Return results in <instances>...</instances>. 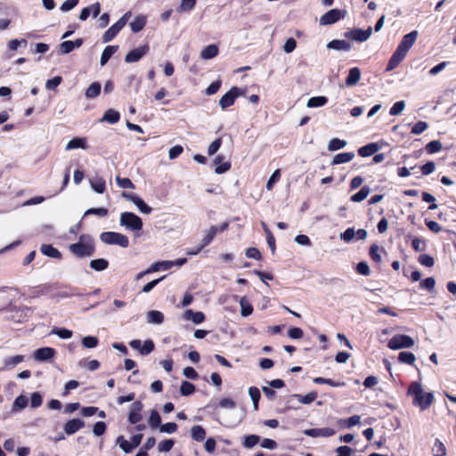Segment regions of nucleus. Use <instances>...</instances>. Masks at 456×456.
Masks as SVG:
<instances>
[{
	"mask_svg": "<svg viewBox=\"0 0 456 456\" xmlns=\"http://www.w3.org/2000/svg\"><path fill=\"white\" fill-rule=\"evenodd\" d=\"M69 249L78 257L91 256L94 253L93 240L86 235H82L77 243L70 244Z\"/></svg>",
	"mask_w": 456,
	"mask_h": 456,
	"instance_id": "nucleus-1",
	"label": "nucleus"
},
{
	"mask_svg": "<svg viewBox=\"0 0 456 456\" xmlns=\"http://www.w3.org/2000/svg\"><path fill=\"white\" fill-rule=\"evenodd\" d=\"M101 240L109 245H118L122 248H127L129 245L128 238L119 232H104L100 235Z\"/></svg>",
	"mask_w": 456,
	"mask_h": 456,
	"instance_id": "nucleus-2",
	"label": "nucleus"
},
{
	"mask_svg": "<svg viewBox=\"0 0 456 456\" xmlns=\"http://www.w3.org/2000/svg\"><path fill=\"white\" fill-rule=\"evenodd\" d=\"M120 224L132 231H140L142 228V219L132 212H124L120 216Z\"/></svg>",
	"mask_w": 456,
	"mask_h": 456,
	"instance_id": "nucleus-3",
	"label": "nucleus"
},
{
	"mask_svg": "<svg viewBox=\"0 0 456 456\" xmlns=\"http://www.w3.org/2000/svg\"><path fill=\"white\" fill-rule=\"evenodd\" d=\"M414 339L408 335H395L387 344V346L392 350H399L403 348H411L414 346Z\"/></svg>",
	"mask_w": 456,
	"mask_h": 456,
	"instance_id": "nucleus-4",
	"label": "nucleus"
},
{
	"mask_svg": "<svg viewBox=\"0 0 456 456\" xmlns=\"http://www.w3.org/2000/svg\"><path fill=\"white\" fill-rule=\"evenodd\" d=\"M130 15V12L125 13L115 24L105 31L102 37L103 43L111 41L117 36V34L126 26Z\"/></svg>",
	"mask_w": 456,
	"mask_h": 456,
	"instance_id": "nucleus-5",
	"label": "nucleus"
},
{
	"mask_svg": "<svg viewBox=\"0 0 456 456\" xmlns=\"http://www.w3.org/2000/svg\"><path fill=\"white\" fill-rule=\"evenodd\" d=\"M418 31L413 30L405 36H403L402 41L400 42L399 45L397 46L395 52L403 55V57H406L407 53L409 50L412 47V45L415 44L417 37H418Z\"/></svg>",
	"mask_w": 456,
	"mask_h": 456,
	"instance_id": "nucleus-6",
	"label": "nucleus"
},
{
	"mask_svg": "<svg viewBox=\"0 0 456 456\" xmlns=\"http://www.w3.org/2000/svg\"><path fill=\"white\" fill-rule=\"evenodd\" d=\"M372 34L371 27H369L367 29L363 30L361 28L353 29L347 31L345 36L346 37L357 41V42H365L367 41Z\"/></svg>",
	"mask_w": 456,
	"mask_h": 456,
	"instance_id": "nucleus-7",
	"label": "nucleus"
},
{
	"mask_svg": "<svg viewBox=\"0 0 456 456\" xmlns=\"http://www.w3.org/2000/svg\"><path fill=\"white\" fill-rule=\"evenodd\" d=\"M122 197L125 198L126 200L133 202L137 207L139 211L142 212V214L148 215L152 210V208L151 207H149L141 198H139L135 194L123 192Z\"/></svg>",
	"mask_w": 456,
	"mask_h": 456,
	"instance_id": "nucleus-8",
	"label": "nucleus"
},
{
	"mask_svg": "<svg viewBox=\"0 0 456 456\" xmlns=\"http://www.w3.org/2000/svg\"><path fill=\"white\" fill-rule=\"evenodd\" d=\"M240 90L238 87H232L228 93L221 97L219 100L220 107L224 110L232 106L235 99L240 95Z\"/></svg>",
	"mask_w": 456,
	"mask_h": 456,
	"instance_id": "nucleus-9",
	"label": "nucleus"
},
{
	"mask_svg": "<svg viewBox=\"0 0 456 456\" xmlns=\"http://www.w3.org/2000/svg\"><path fill=\"white\" fill-rule=\"evenodd\" d=\"M343 17H344V15L340 10L332 9V10L327 12L326 13H324L322 16H321L320 24L323 25V26L330 25V24L337 22L338 20H340Z\"/></svg>",
	"mask_w": 456,
	"mask_h": 456,
	"instance_id": "nucleus-10",
	"label": "nucleus"
},
{
	"mask_svg": "<svg viewBox=\"0 0 456 456\" xmlns=\"http://www.w3.org/2000/svg\"><path fill=\"white\" fill-rule=\"evenodd\" d=\"M129 346L135 350H138L141 354L147 355L154 349V344L151 340H146L142 346V341L139 339H134L130 341Z\"/></svg>",
	"mask_w": 456,
	"mask_h": 456,
	"instance_id": "nucleus-11",
	"label": "nucleus"
},
{
	"mask_svg": "<svg viewBox=\"0 0 456 456\" xmlns=\"http://www.w3.org/2000/svg\"><path fill=\"white\" fill-rule=\"evenodd\" d=\"M434 395L432 393H421L419 396L413 399V404L419 406L421 410L428 409L433 403Z\"/></svg>",
	"mask_w": 456,
	"mask_h": 456,
	"instance_id": "nucleus-12",
	"label": "nucleus"
},
{
	"mask_svg": "<svg viewBox=\"0 0 456 456\" xmlns=\"http://www.w3.org/2000/svg\"><path fill=\"white\" fill-rule=\"evenodd\" d=\"M149 51L148 45L140 46L127 53L125 61L127 63L138 61Z\"/></svg>",
	"mask_w": 456,
	"mask_h": 456,
	"instance_id": "nucleus-13",
	"label": "nucleus"
},
{
	"mask_svg": "<svg viewBox=\"0 0 456 456\" xmlns=\"http://www.w3.org/2000/svg\"><path fill=\"white\" fill-rule=\"evenodd\" d=\"M142 410V403L141 402H134L130 406L128 420L132 424H137L142 419L141 411Z\"/></svg>",
	"mask_w": 456,
	"mask_h": 456,
	"instance_id": "nucleus-14",
	"label": "nucleus"
},
{
	"mask_svg": "<svg viewBox=\"0 0 456 456\" xmlns=\"http://www.w3.org/2000/svg\"><path fill=\"white\" fill-rule=\"evenodd\" d=\"M304 434L311 437H329L333 436L335 434V431L330 428H310L304 430Z\"/></svg>",
	"mask_w": 456,
	"mask_h": 456,
	"instance_id": "nucleus-15",
	"label": "nucleus"
},
{
	"mask_svg": "<svg viewBox=\"0 0 456 456\" xmlns=\"http://www.w3.org/2000/svg\"><path fill=\"white\" fill-rule=\"evenodd\" d=\"M54 349L52 347H42L35 351L34 357L37 361H47L53 357Z\"/></svg>",
	"mask_w": 456,
	"mask_h": 456,
	"instance_id": "nucleus-16",
	"label": "nucleus"
},
{
	"mask_svg": "<svg viewBox=\"0 0 456 456\" xmlns=\"http://www.w3.org/2000/svg\"><path fill=\"white\" fill-rule=\"evenodd\" d=\"M328 49H332L336 51H346L348 52L351 50L352 45L346 40L334 39L328 43Z\"/></svg>",
	"mask_w": 456,
	"mask_h": 456,
	"instance_id": "nucleus-17",
	"label": "nucleus"
},
{
	"mask_svg": "<svg viewBox=\"0 0 456 456\" xmlns=\"http://www.w3.org/2000/svg\"><path fill=\"white\" fill-rule=\"evenodd\" d=\"M83 149V150H87L88 149V145H87V141L86 138L84 137H75L73 139H71L66 145L65 147V150L66 151H70V150H74V149Z\"/></svg>",
	"mask_w": 456,
	"mask_h": 456,
	"instance_id": "nucleus-18",
	"label": "nucleus"
},
{
	"mask_svg": "<svg viewBox=\"0 0 456 456\" xmlns=\"http://www.w3.org/2000/svg\"><path fill=\"white\" fill-rule=\"evenodd\" d=\"M85 425L84 421L79 419H73L69 420L64 425V431L68 435H72L83 428Z\"/></svg>",
	"mask_w": 456,
	"mask_h": 456,
	"instance_id": "nucleus-19",
	"label": "nucleus"
},
{
	"mask_svg": "<svg viewBox=\"0 0 456 456\" xmlns=\"http://www.w3.org/2000/svg\"><path fill=\"white\" fill-rule=\"evenodd\" d=\"M183 319L191 321L194 324H200L205 320V315L202 312H194L188 309L183 314Z\"/></svg>",
	"mask_w": 456,
	"mask_h": 456,
	"instance_id": "nucleus-20",
	"label": "nucleus"
},
{
	"mask_svg": "<svg viewBox=\"0 0 456 456\" xmlns=\"http://www.w3.org/2000/svg\"><path fill=\"white\" fill-rule=\"evenodd\" d=\"M361 79V70L359 68H352L349 69L348 76L346 79V85L349 87L355 86Z\"/></svg>",
	"mask_w": 456,
	"mask_h": 456,
	"instance_id": "nucleus-21",
	"label": "nucleus"
},
{
	"mask_svg": "<svg viewBox=\"0 0 456 456\" xmlns=\"http://www.w3.org/2000/svg\"><path fill=\"white\" fill-rule=\"evenodd\" d=\"M223 156H216L214 159V163L216 166L215 172L218 175L227 172L231 168V163L228 161H223Z\"/></svg>",
	"mask_w": 456,
	"mask_h": 456,
	"instance_id": "nucleus-22",
	"label": "nucleus"
},
{
	"mask_svg": "<svg viewBox=\"0 0 456 456\" xmlns=\"http://www.w3.org/2000/svg\"><path fill=\"white\" fill-rule=\"evenodd\" d=\"M173 267L172 261L165 260L159 261L151 265L148 269H146V273H156L160 270H168Z\"/></svg>",
	"mask_w": 456,
	"mask_h": 456,
	"instance_id": "nucleus-23",
	"label": "nucleus"
},
{
	"mask_svg": "<svg viewBox=\"0 0 456 456\" xmlns=\"http://www.w3.org/2000/svg\"><path fill=\"white\" fill-rule=\"evenodd\" d=\"M379 150V146L377 143L371 142L365 146L361 147L358 150V153L361 157H369L376 152H378Z\"/></svg>",
	"mask_w": 456,
	"mask_h": 456,
	"instance_id": "nucleus-24",
	"label": "nucleus"
},
{
	"mask_svg": "<svg viewBox=\"0 0 456 456\" xmlns=\"http://www.w3.org/2000/svg\"><path fill=\"white\" fill-rule=\"evenodd\" d=\"M218 52L219 49L216 45H209L201 51L200 57L204 60H210L215 58Z\"/></svg>",
	"mask_w": 456,
	"mask_h": 456,
	"instance_id": "nucleus-25",
	"label": "nucleus"
},
{
	"mask_svg": "<svg viewBox=\"0 0 456 456\" xmlns=\"http://www.w3.org/2000/svg\"><path fill=\"white\" fill-rule=\"evenodd\" d=\"M120 118L119 112L114 110H108L105 111L103 117L100 119V122H108L110 124H116Z\"/></svg>",
	"mask_w": 456,
	"mask_h": 456,
	"instance_id": "nucleus-26",
	"label": "nucleus"
},
{
	"mask_svg": "<svg viewBox=\"0 0 456 456\" xmlns=\"http://www.w3.org/2000/svg\"><path fill=\"white\" fill-rule=\"evenodd\" d=\"M354 158V152H343L337 154L332 159V165L348 163Z\"/></svg>",
	"mask_w": 456,
	"mask_h": 456,
	"instance_id": "nucleus-27",
	"label": "nucleus"
},
{
	"mask_svg": "<svg viewBox=\"0 0 456 456\" xmlns=\"http://www.w3.org/2000/svg\"><path fill=\"white\" fill-rule=\"evenodd\" d=\"M40 250L44 255L52 258L60 259L61 256V252L50 244H43Z\"/></svg>",
	"mask_w": 456,
	"mask_h": 456,
	"instance_id": "nucleus-28",
	"label": "nucleus"
},
{
	"mask_svg": "<svg viewBox=\"0 0 456 456\" xmlns=\"http://www.w3.org/2000/svg\"><path fill=\"white\" fill-rule=\"evenodd\" d=\"M240 314L243 317H248L253 313V306L247 299L246 297H242L240 301Z\"/></svg>",
	"mask_w": 456,
	"mask_h": 456,
	"instance_id": "nucleus-29",
	"label": "nucleus"
},
{
	"mask_svg": "<svg viewBox=\"0 0 456 456\" xmlns=\"http://www.w3.org/2000/svg\"><path fill=\"white\" fill-rule=\"evenodd\" d=\"M164 322V314L157 310H151L147 314V322L161 324Z\"/></svg>",
	"mask_w": 456,
	"mask_h": 456,
	"instance_id": "nucleus-30",
	"label": "nucleus"
},
{
	"mask_svg": "<svg viewBox=\"0 0 456 456\" xmlns=\"http://www.w3.org/2000/svg\"><path fill=\"white\" fill-rule=\"evenodd\" d=\"M118 45H109L107 46L101 56V66H104L110 60V58L118 51Z\"/></svg>",
	"mask_w": 456,
	"mask_h": 456,
	"instance_id": "nucleus-31",
	"label": "nucleus"
},
{
	"mask_svg": "<svg viewBox=\"0 0 456 456\" xmlns=\"http://www.w3.org/2000/svg\"><path fill=\"white\" fill-rule=\"evenodd\" d=\"M90 185L97 193H103L106 189L105 180L102 177H95L90 180Z\"/></svg>",
	"mask_w": 456,
	"mask_h": 456,
	"instance_id": "nucleus-32",
	"label": "nucleus"
},
{
	"mask_svg": "<svg viewBox=\"0 0 456 456\" xmlns=\"http://www.w3.org/2000/svg\"><path fill=\"white\" fill-rule=\"evenodd\" d=\"M191 436L194 441L201 442L206 436V431L201 426H193L191 428Z\"/></svg>",
	"mask_w": 456,
	"mask_h": 456,
	"instance_id": "nucleus-33",
	"label": "nucleus"
},
{
	"mask_svg": "<svg viewBox=\"0 0 456 456\" xmlns=\"http://www.w3.org/2000/svg\"><path fill=\"white\" fill-rule=\"evenodd\" d=\"M28 398L25 395H19L13 402L12 412H16L25 409L28 405Z\"/></svg>",
	"mask_w": 456,
	"mask_h": 456,
	"instance_id": "nucleus-34",
	"label": "nucleus"
},
{
	"mask_svg": "<svg viewBox=\"0 0 456 456\" xmlns=\"http://www.w3.org/2000/svg\"><path fill=\"white\" fill-rule=\"evenodd\" d=\"M248 395L252 400L254 411L258 410V403L261 397L260 390L256 387H250L248 388Z\"/></svg>",
	"mask_w": 456,
	"mask_h": 456,
	"instance_id": "nucleus-35",
	"label": "nucleus"
},
{
	"mask_svg": "<svg viewBox=\"0 0 456 456\" xmlns=\"http://www.w3.org/2000/svg\"><path fill=\"white\" fill-rule=\"evenodd\" d=\"M370 191L371 190L369 186H363L358 192L351 196V200L353 202H361L369 196Z\"/></svg>",
	"mask_w": 456,
	"mask_h": 456,
	"instance_id": "nucleus-36",
	"label": "nucleus"
},
{
	"mask_svg": "<svg viewBox=\"0 0 456 456\" xmlns=\"http://www.w3.org/2000/svg\"><path fill=\"white\" fill-rule=\"evenodd\" d=\"M146 24V19L144 16H137L130 23V28L133 32L137 33L141 31Z\"/></svg>",
	"mask_w": 456,
	"mask_h": 456,
	"instance_id": "nucleus-37",
	"label": "nucleus"
},
{
	"mask_svg": "<svg viewBox=\"0 0 456 456\" xmlns=\"http://www.w3.org/2000/svg\"><path fill=\"white\" fill-rule=\"evenodd\" d=\"M90 267L97 272L104 271L109 266V262L104 258H98L90 261Z\"/></svg>",
	"mask_w": 456,
	"mask_h": 456,
	"instance_id": "nucleus-38",
	"label": "nucleus"
},
{
	"mask_svg": "<svg viewBox=\"0 0 456 456\" xmlns=\"http://www.w3.org/2000/svg\"><path fill=\"white\" fill-rule=\"evenodd\" d=\"M328 102L327 97L325 96H314L308 100L306 103V107L308 108H318L324 106Z\"/></svg>",
	"mask_w": 456,
	"mask_h": 456,
	"instance_id": "nucleus-39",
	"label": "nucleus"
},
{
	"mask_svg": "<svg viewBox=\"0 0 456 456\" xmlns=\"http://www.w3.org/2000/svg\"><path fill=\"white\" fill-rule=\"evenodd\" d=\"M101 93V85L99 82H94L86 91V97L88 99L97 97Z\"/></svg>",
	"mask_w": 456,
	"mask_h": 456,
	"instance_id": "nucleus-40",
	"label": "nucleus"
},
{
	"mask_svg": "<svg viewBox=\"0 0 456 456\" xmlns=\"http://www.w3.org/2000/svg\"><path fill=\"white\" fill-rule=\"evenodd\" d=\"M347 142L345 140H341L338 138L331 139L328 143V150L330 151H335L340 149H343L346 146Z\"/></svg>",
	"mask_w": 456,
	"mask_h": 456,
	"instance_id": "nucleus-41",
	"label": "nucleus"
},
{
	"mask_svg": "<svg viewBox=\"0 0 456 456\" xmlns=\"http://www.w3.org/2000/svg\"><path fill=\"white\" fill-rule=\"evenodd\" d=\"M405 57H403V55H401L400 53H396L395 51V53H393V55L391 56L389 61H388V64H387V70L390 71V70H393L394 69H395L398 64L404 59Z\"/></svg>",
	"mask_w": 456,
	"mask_h": 456,
	"instance_id": "nucleus-42",
	"label": "nucleus"
},
{
	"mask_svg": "<svg viewBox=\"0 0 456 456\" xmlns=\"http://www.w3.org/2000/svg\"><path fill=\"white\" fill-rule=\"evenodd\" d=\"M405 57H403V55H401L400 53H396L395 51V53H393V55L391 56L389 61H388V64H387V70L390 71V70H393L394 69H395L398 64L404 59Z\"/></svg>",
	"mask_w": 456,
	"mask_h": 456,
	"instance_id": "nucleus-43",
	"label": "nucleus"
},
{
	"mask_svg": "<svg viewBox=\"0 0 456 456\" xmlns=\"http://www.w3.org/2000/svg\"><path fill=\"white\" fill-rule=\"evenodd\" d=\"M293 396L296 397L299 403L303 404H309L317 398V393L310 392L305 395H294Z\"/></svg>",
	"mask_w": 456,
	"mask_h": 456,
	"instance_id": "nucleus-44",
	"label": "nucleus"
},
{
	"mask_svg": "<svg viewBox=\"0 0 456 456\" xmlns=\"http://www.w3.org/2000/svg\"><path fill=\"white\" fill-rule=\"evenodd\" d=\"M432 452L435 456H445L446 448L440 440L436 439L432 447Z\"/></svg>",
	"mask_w": 456,
	"mask_h": 456,
	"instance_id": "nucleus-45",
	"label": "nucleus"
},
{
	"mask_svg": "<svg viewBox=\"0 0 456 456\" xmlns=\"http://www.w3.org/2000/svg\"><path fill=\"white\" fill-rule=\"evenodd\" d=\"M117 444L119 445L120 449L126 453L131 452L132 450L134 449L132 443L126 440L122 436L118 437Z\"/></svg>",
	"mask_w": 456,
	"mask_h": 456,
	"instance_id": "nucleus-46",
	"label": "nucleus"
},
{
	"mask_svg": "<svg viewBox=\"0 0 456 456\" xmlns=\"http://www.w3.org/2000/svg\"><path fill=\"white\" fill-rule=\"evenodd\" d=\"M196 4V0H182L177 11L179 12H190Z\"/></svg>",
	"mask_w": 456,
	"mask_h": 456,
	"instance_id": "nucleus-47",
	"label": "nucleus"
},
{
	"mask_svg": "<svg viewBox=\"0 0 456 456\" xmlns=\"http://www.w3.org/2000/svg\"><path fill=\"white\" fill-rule=\"evenodd\" d=\"M398 360L403 363L413 364L416 357L412 353L401 352L398 355Z\"/></svg>",
	"mask_w": 456,
	"mask_h": 456,
	"instance_id": "nucleus-48",
	"label": "nucleus"
},
{
	"mask_svg": "<svg viewBox=\"0 0 456 456\" xmlns=\"http://www.w3.org/2000/svg\"><path fill=\"white\" fill-rule=\"evenodd\" d=\"M421 393H423V389L419 383L413 382L410 385L408 388V394L413 396V398H417L420 395Z\"/></svg>",
	"mask_w": 456,
	"mask_h": 456,
	"instance_id": "nucleus-49",
	"label": "nucleus"
},
{
	"mask_svg": "<svg viewBox=\"0 0 456 456\" xmlns=\"http://www.w3.org/2000/svg\"><path fill=\"white\" fill-rule=\"evenodd\" d=\"M98 338L93 336H87L82 339V346L85 348H95L98 346Z\"/></svg>",
	"mask_w": 456,
	"mask_h": 456,
	"instance_id": "nucleus-50",
	"label": "nucleus"
},
{
	"mask_svg": "<svg viewBox=\"0 0 456 456\" xmlns=\"http://www.w3.org/2000/svg\"><path fill=\"white\" fill-rule=\"evenodd\" d=\"M148 422L150 427L152 428H156L160 426L161 418L157 411H151Z\"/></svg>",
	"mask_w": 456,
	"mask_h": 456,
	"instance_id": "nucleus-51",
	"label": "nucleus"
},
{
	"mask_svg": "<svg viewBox=\"0 0 456 456\" xmlns=\"http://www.w3.org/2000/svg\"><path fill=\"white\" fill-rule=\"evenodd\" d=\"M313 381L315 384H326V385H329V386L333 387H342V386L345 385L344 382H342V383L341 382H335L332 379H324V378H321V377L314 378L313 379Z\"/></svg>",
	"mask_w": 456,
	"mask_h": 456,
	"instance_id": "nucleus-52",
	"label": "nucleus"
},
{
	"mask_svg": "<svg viewBox=\"0 0 456 456\" xmlns=\"http://www.w3.org/2000/svg\"><path fill=\"white\" fill-rule=\"evenodd\" d=\"M195 391V387L193 384L188 381H183L180 387V392L183 395H191Z\"/></svg>",
	"mask_w": 456,
	"mask_h": 456,
	"instance_id": "nucleus-53",
	"label": "nucleus"
},
{
	"mask_svg": "<svg viewBox=\"0 0 456 456\" xmlns=\"http://www.w3.org/2000/svg\"><path fill=\"white\" fill-rule=\"evenodd\" d=\"M405 108V102L404 101H399L396 102L393 107L390 109V115L391 116H397L400 115Z\"/></svg>",
	"mask_w": 456,
	"mask_h": 456,
	"instance_id": "nucleus-54",
	"label": "nucleus"
},
{
	"mask_svg": "<svg viewBox=\"0 0 456 456\" xmlns=\"http://www.w3.org/2000/svg\"><path fill=\"white\" fill-rule=\"evenodd\" d=\"M53 334H56L59 338L62 339H68L72 337V331L70 330L65 328H55L52 331Z\"/></svg>",
	"mask_w": 456,
	"mask_h": 456,
	"instance_id": "nucleus-55",
	"label": "nucleus"
},
{
	"mask_svg": "<svg viewBox=\"0 0 456 456\" xmlns=\"http://www.w3.org/2000/svg\"><path fill=\"white\" fill-rule=\"evenodd\" d=\"M412 248L415 251L422 252L427 248V243L424 240L419 238H414L411 242Z\"/></svg>",
	"mask_w": 456,
	"mask_h": 456,
	"instance_id": "nucleus-56",
	"label": "nucleus"
},
{
	"mask_svg": "<svg viewBox=\"0 0 456 456\" xmlns=\"http://www.w3.org/2000/svg\"><path fill=\"white\" fill-rule=\"evenodd\" d=\"M260 438L256 435H249L245 436L243 445L247 448H252L255 446L258 442Z\"/></svg>",
	"mask_w": 456,
	"mask_h": 456,
	"instance_id": "nucleus-57",
	"label": "nucleus"
},
{
	"mask_svg": "<svg viewBox=\"0 0 456 456\" xmlns=\"http://www.w3.org/2000/svg\"><path fill=\"white\" fill-rule=\"evenodd\" d=\"M356 236V232L354 228H347L343 233L340 234V239L344 241L349 243L351 242L354 237Z\"/></svg>",
	"mask_w": 456,
	"mask_h": 456,
	"instance_id": "nucleus-58",
	"label": "nucleus"
},
{
	"mask_svg": "<svg viewBox=\"0 0 456 456\" xmlns=\"http://www.w3.org/2000/svg\"><path fill=\"white\" fill-rule=\"evenodd\" d=\"M428 125L427 122H425V121H419L412 127L411 134H420L424 131H426L428 129Z\"/></svg>",
	"mask_w": 456,
	"mask_h": 456,
	"instance_id": "nucleus-59",
	"label": "nucleus"
},
{
	"mask_svg": "<svg viewBox=\"0 0 456 456\" xmlns=\"http://www.w3.org/2000/svg\"><path fill=\"white\" fill-rule=\"evenodd\" d=\"M436 285V281L432 277H428L420 281L419 286L428 291H433Z\"/></svg>",
	"mask_w": 456,
	"mask_h": 456,
	"instance_id": "nucleus-60",
	"label": "nucleus"
},
{
	"mask_svg": "<svg viewBox=\"0 0 456 456\" xmlns=\"http://www.w3.org/2000/svg\"><path fill=\"white\" fill-rule=\"evenodd\" d=\"M174 444L175 442L172 439H167L160 442L158 445L159 452H167L173 448Z\"/></svg>",
	"mask_w": 456,
	"mask_h": 456,
	"instance_id": "nucleus-61",
	"label": "nucleus"
},
{
	"mask_svg": "<svg viewBox=\"0 0 456 456\" xmlns=\"http://www.w3.org/2000/svg\"><path fill=\"white\" fill-rule=\"evenodd\" d=\"M116 182L120 188L134 189V185L129 178L116 177Z\"/></svg>",
	"mask_w": 456,
	"mask_h": 456,
	"instance_id": "nucleus-62",
	"label": "nucleus"
},
{
	"mask_svg": "<svg viewBox=\"0 0 456 456\" xmlns=\"http://www.w3.org/2000/svg\"><path fill=\"white\" fill-rule=\"evenodd\" d=\"M370 256L375 262H381L382 257L380 255V248L378 245L374 244L370 247Z\"/></svg>",
	"mask_w": 456,
	"mask_h": 456,
	"instance_id": "nucleus-63",
	"label": "nucleus"
},
{
	"mask_svg": "<svg viewBox=\"0 0 456 456\" xmlns=\"http://www.w3.org/2000/svg\"><path fill=\"white\" fill-rule=\"evenodd\" d=\"M354 450L347 445H341L336 449V456H352Z\"/></svg>",
	"mask_w": 456,
	"mask_h": 456,
	"instance_id": "nucleus-64",
	"label": "nucleus"
}]
</instances>
